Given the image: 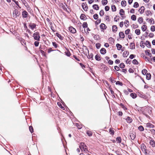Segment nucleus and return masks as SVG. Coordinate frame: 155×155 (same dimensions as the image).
<instances>
[{
	"instance_id": "nucleus-1",
	"label": "nucleus",
	"mask_w": 155,
	"mask_h": 155,
	"mask_svg": "<svg viewBox=\"0 0 155 155\" xmlns=\"http://www.w3.org/2000/svg\"><path fill=\"white\" fill-rule=\"evenodd\" d=\"M33 37L35 40L37 41L40 40V36L39 32H35L33 35Z\"/></svg>"
},
{
	"instance_id": "nucleus-2",
	"label": "nucleus",
	"mask_w": 155,
	"mask_h": 155,
	"mask_svg": "<svg viewBox=\"0 0 155 155\" xmlns=\"http://www.w3.org/2000/svg\"><path fill=\"white\" fill-rule=\"evenodd\" d=\"M79 147L81 150H84V151L85 152L87 151V147L83 143H81L79 146Z\"/></svg>"
},
{
	"instance_id": "nucleus-3",
	"label": "nucleus",
	"mask_w": 155,
	"mask_h": 155,
	"mask_svg": "<svg viewBox=\"0 0 155 155\" xmlns=\"http://www.w3.org/2000/svg\"><path fill=\"white\" fill-rule=\"evenodd\" d=\"M141 150L144 152L145 155H148L146 151V147L143 143L141 145Z\"/></svg>"
},
{
	"instance_id": "nucleus-4",
	"label": "nucleus",
	"mask_w": 155,
	"mask_h": 155,
	"mask_svg": "<svg viewBox=\"0 0 155 155\" xmlns=\"http://www.w3.org/2000/svg\"><path fill=\"white\" fill-rule=\"evenodd\" d=\"M20 14L18 10L15 9L13 12V16L14 18H16Z\"/></svg>"
},
{
	"instance_id": "nucleus-5",
	"label": "nucleus",
	"mask_w": 155,
	"mask_h": 155,
	"mask_svg": "<svg viewBox=\"0 0 155 155\" xmlns=\"http://www.w3.org/2000/svg\"><path fill=\"white\" fill-rule=\"evenodd\" d=\"M130 137L132 140H134L136 137V133L134 132L130 133Z\"/></svg>"
},
{
	"instance_id": "nucleus-6",
	"label": "nucleus",
	"mask_w": 155,
	"mask_h": 155,
	"mask_svg": "<svg viewBox=\"0 0 155 155\" xmlns=\"http://www.w3.org/2000/svg\"><path fill=\"white\" fill-rule=\"evenodd\" d=\"M82 7L84 11H87V10L88 8L87 4L86 3H83L82 4Z\"/></svg>"
},
{
	"instance_id": "nucleus-7",
	"label": "nucleus",
	"mask_w": 155,
	"mask_h": 155,
	"mask_svg": "<svg viewBox=\"0 0 155 155\" xmlns=\"http://www.w3.org/2000/svg\"><path fill=\"white\" fill-rule=\"evenodd\" d=\"M36 26L35 24L31 23H30L29 25V28L32 30L36 28Z\"/></svg>"
},
{
	"instance_id": "nucleus-8",
	"label": "nucleus",
	"mask_w": 155,
	"mask_h": 155,
	"mask_svg": "<svg viewBox=\"0 0 155 155\" xmlns=\"http://www.w3.org/2000/svg\"><path fill=\"white\" fill-rule=\"evenodd\" d=\"M22 17L23 18H26L28 15V13L26 11H24L22 13Z\"/></svg>"
},
{
	"instance_id": "nucleus-9",
	"label": "nucleus",
	"mask_w": 155,
	"mask_h": 155,
	"mask_svg": "<svg viewBox=\"0 0 155 155\" xmlns=\"http://www.w3.org/2000/svg\"><path fill=\"white\" fill-rule=\"evenodd\" d=\"M69 30L72 33H75L76 32L75 29L72 27H69Z\"/></svg>"
},
{
	"instance_id": "nucleus-10",
	"label": "nucleus",
	"mask_w": 155,
	"mask_h": 155,
	"mask_svg": "<svg viewBox=\"0 0 155 155\" xmlns=\"http://www.w3.org/2000/svg\"><path fill=\"white\" fill-rule=\"evenodd\" d=\"M145 9V7L143 6H142L139 9L138 11L141 14H142L144 12Z\"/></svg>"
},
{
	"instance_id": "nucleus-11",
	"label": "nucleus",
	"mask_w": 155,
	"mask_h": 155,
	"mask_svg": "<svg viewBox=\"0 0 155 155\" xmlns=\"http://www.w3.org/2000/svg\"><path fill=\"white\" fill-rule=\"evenodd\" d=\"M100 27L101 30V31H103L105 29H106L107 28L106 26L105 25V24L103 23L101 24L100 25Z\"/></svg>"
},
{
	"instance_id": "nucleus-12",
	"label": "nucleus",
	"mask_w": 155,
	"mask_h": 155,
	"mask_svg": "<svg viewBox=\"0 0 155 155\" xmlns=\"http://www.w3.org/2000/svg\"><path fill=\"white\" fill-rule=\"evenodd\" d=\"M129 54V51H125L123 53V56L124 57H126Z\"/></svg>"
},
{
	"instance_id": "nucleus-13",
	"label": "nucleus",
	"mask_w": 155,
	"mask_h": 155,
	"mask_svg": "<svg viewBox=\"0 0 155 155\" xmlns=\"http://www.w3.org/2000/svg\"><path fill=\"white\" fill-rule=\"evenodd\" d=\"M150 143L152 147H154L155 146V142L153 140H151L150 141Z\"/></svg>"
},
{
	"instance_id": "nucleus-14",
	"label": "nucleus",
	"mask_w": 155,
	"mask_h": 155,
	"mask_svg": "<svg viewBox=\"0 0 155 155\" xmlns=\"http://www.w3.org/2000/svg\"><path fill=\"white\" fill-rule=\"evenodd\" d=\"M146 127H147L153 128V125L150 123H147L146 124Z\"/></svg>"
},
{
	"instance_id": "nucleus-15",
	"label": "nucleus",
	"mask_w": 155,
	"mask_h": 155,
	"mask_svg": "<svg viewBox=\"0 0 155 155\" xmlns=\"http://www.w3.org/2000/svg\"><path fill=\"white\" fill-rule=\"evenodd\" d=\"M56 35L61 40H62L63 39V37L60 34H58V33H56Z\"/></svg>"
},
{
	"instance_id": "nucleus-16",
	"label": "nucleus",
	"mask_w": 155,
	"mask_h": 155,
	"mask_svg": "<svg viewBox=\"0 0 155 155\" xmlns=\"http://www.w3.org/2000/svg\"><path fill=\"white\" fill-rule=\"evenodd\" d=\"M119 36L120 37L122 38H124L125 37V35L124 33L122 32H121L119 33Z\"/></svg>"
},
{
	"instance_id": "nucleus-17",
	"label": "nucleus",
	"mask_w": 155,
	"mask_h": 155,
	"mask_svg": "<svg viewBox=\"0 0 155 155\" xmlns=\"http://www.w3.org/2000/svg\"><path fill=\"white\" fill-rule=\"evenodd\" d=\"M130 49H134L135 48V45L134 43H131L130 44Z\"/></svg>"
},
{
	"instance_id": "nucleus-18",
	"label": "nucleus",
	"mask_w": 155,
	"mask_h": 155,
	"mask_svg": "<svg viewBox=\"0 0 155 155\" xmlns=\"http://www.w3.org/2000/svg\"><path fill=\"white\" fill-rule=\"evenodd\" d=\"M100 52L101 54H104L106 53V50L104 48H102L100 50Z\"/></svg>"
},
{
	"instance_id": "nucleus-19",
	"label": "nucleus",
	"mask_w": 155,
	"mask_h": 155,
	"mask_svg": "<svg viewBox=\"0 0 155 155\" xmlns=\"http://www.w3.org/2000/svg\"><path fill=\"white\" fill-rule=\"evenodd\" d=\"M80 18L81 19L83 20H85L86 19V16L84 14H81Z\"/></svg>"
},
{
	"instance_id": "nucleus-20",
	"label": "nucleus",
	"mask_w": 155,
	"mask_h": 155,
	"mask_svg": "<svg viewBox=\"0 0 155 155\" xmlns=\"http://www.w3.org/2000/svg\"><path fill=\"white\" fill-rule=\"evenodd\" d=\"M109 133L110 134L113 135L114 133V129L112 128H110L109 129Z\"/></svg>"
},
{
	"instance_id": "nucleus-21",
	"label": "nucleus",
	"mask_w": 155,
	"mask_h": 155,
	"mask_svg": "<svg viewBox=\"0 0 155 155\" xmlns=\"http://www.w3.org/2000/svg\"><path fill=\"white\" fill-rule=\"evenodd\" d=\"M117 30V27L116 25H113L112 26V31L114 32H116Z\"/></svg>"
},
{
	"instance_id": "nucleus-22",
	"label": "nucleus",
	"mask_w": 155,
	"mask_h": 155,
	"mask_svg": "<svg viewBox=\"0 0 155 155\" xmlns=\"http://www.w3.org/2000/svg\"><path fill=\"white\" fill-rule=\"evenodd\" d=\"M83 28H87V29L88 30H89V29L88 28H87V24L86 22H84L83 23Z\"/></svg>"
},
{
	"instance_id": "nucleus-23",
	"label": "nucleus",
	"mask_w": 155,
	"mask_h": 155,
	"mask_svg": "<svg viewBox=\"0 0 155 155\" xmlns=\"http://www.w3.org/2000/svg\"><path fill=\"white\" fill-rule=\"evenodd\" d=\"M126 120L129 123H131L132 121L131 118L129 117H127Z\"/></svg>"
},
{
	"instance_id": "nucleus-24",
	"label": "nucleus",
	"mask_w": 155,
	"mask_h": 155,
	"mask_svg": "<svg viewBox=\"0 0 155 155\" xmlns=\"http://www.w3.org/2000/svg\"><path fill=\"white\" fill-rule=\"evenodd\" d=\"M116 140L117 143H120L121 141V138L120 137H118L116 138Z\"/></svg>"
},
{
	"instance_id": "nucleus-25",
	"label": "nucleus",
	"mask_w": 155,
	"mask_h": 155,
	"mask_svg": "<svg viewBox=\"0 0 155 155\" xmlns=\"http://www.w3.org/2000/svg\"><path fill=\"white\" fill-rule=\"evenodd\" d=\"M138 21L140 24L142 23L143 21V19L142 17H139L138 19Z\"/></svg>"
},
{
	"instance_id": "nucleus-26",
	"label": "nucleus",
	"mask_w": 155,
	"mask_h": 155,
	"mask_svg": "<svg viewBox=\"0 0 155 155\" xmlns=\"http://www.w3.org/2000/svg\"><path fill=\"white\" fill-rule=\"evenodd\" d=\"M116 46L117 48V49L119 50H120L122 47V46L119 44H117L116 45Z\"/></svg>"
},
{
	"instance_id": "nucleus-27",
	"label": "nucleus",
	"mask_w": 155,
	"mask_h": 155,
	"mask_svg": "<svg viewBox=\"0 0 155 155\" xmlns=\"http://www.w3.org/2000/svg\"><path fill=\"white\" fill-rule=\"evenodd\" d=\"M119 13L121 16H123L124 13V11L123 9H121L120 10Z\"/></svg>"
},
{
	"instance_id": "nucleus-28",
	"label": "nucleus",
	"mask_w": 155,
	"mask_h": 155,
	"mask_svg": "<svg viewBox=\"0 0 155 155\" xmlns=\"http://www.w3.org/2000/svg\"><path fill=\"white\" fill-rule=\"evenodd\" d=\"M151 76L150 73H147L146 74V78L147 80H150L151 78Z\"/></svg>"
},
{
	"instance_id": "nucleus-29",
	"label": "nucleus",
	"mask_w": 155,
	"mask_h": 155,
	"mask_svg": "<svg viewBox=\"0 0 155 155\" xmlns=\"http://www.w3.org/2000/svg\"><path fill=\"white\" fill-rule=\"evenodd\" d=\"M130 96L133 98H135L137 97L136 94L135 93H132L130 94Z\"/></svg>"
},
{
	"instance_id": "nucleus-30",
	"label": "nucleus",
	"mask_w": 155,
	"mask_h": 155,
	"mask_svg": "<svg viewBox=\"0 0 155 155\" xmlns=\"http://www.w3.org/2000/svg\"><path fill=\"white\" fill-rule=\"evenodd\" d=\"M142 30L143 31H146L147 28L146 25H144L142 26L141 27Z\"/></svg>"
},
{
	"instance_id": "nucleus-31",
	"label": "nucleus",
	"mask_w": 155,
	"mask_h": 155,
	"mask_svg": "<svg viewBox=\"0 0 155 155\" xmlns=\"http://www.w3.org/2000/svg\"><path fill=\"white\" fill-rule=\"evenodd\" d=\"M135 33L137 35H139L140 34V30L139 29H136L135 30Z\"/></svg>"
},
{
	"instance_id": "nucleus-32",
	"label": "nucleus",
	"mask_w": 155,
	"mask_h": 155,
	"mask_svg": "<svg viewBox=\"0 0 155 155\" xmlns=\"http://www.w3.org/2000/svg\"><path fill=\"white\" fill-rule=\"evenodd\" d=\"M127 3L126 1H123L121 2V5L123 6H125L126 5Z\"/></svg>"
},
{
	"instance_id": "nucleus-33",
	"label": "nucleus",
	"mask_w": 155,
	"mask_h": 155,
	"mask_svg": "<svg viewBox=\"0 0 155 155\" xmlns=\"http://www.w3.org/2000/svg\"><path fill=\"white\" fill-rule=\"evenodd\" d=\"M22 2V3L26 6L27 7L28 5L26 2V1L25 0H21Z\"/></svg>"
},
{
	"instance_id": "nucleus-34",
	"label": "nucleus",
	"mask_w": 155,
	"mask_h": 155,
	"mask_svg": "<svg viewBox=\"0 0 155 155\" xmlns=\"http://www.w3.org/2000/svg\"><path fill=\"white\" fill-rule=\"evenodd\" d=\"M131 19L133 21H136V16L135 15H133L131 16Z\"/></svg>"
},
{
	"instance_id": "nucleus-35",
	"label": "nucleus",
	"mask_w": 155,
	"mask_h": 155,
	"mask_svg": "<svg viewBox=\"0 0 155 155\" xmlns=\"http://www.w3.org/2000/svg\"><path fill=\"white\" fill-rule=\"evenodd\" d=\"M111 9L112 10V11L113 12H115L116 11V8L115 6L114 5H113L111 6Z\"/></svg>"
},
{
	"instance_id": "nucleus-36",
	"label": "nucleus",
	"mask_w": 155,
	"mask_h": 155,
	"mask_svg": "<svg viewBox=\"0 0 155 155\" xmlns=\"http://www.w3.org/2000/svg\"><path fill=\"white\" fill-rule=\"evenodd\" d=\"M102 3L103 5H105L107 4V0H102Z\"/></svg>"
},
{
	"instance_id": "nucleus-37",
	"label": "nucleus",
	"mask_w": 155,
	"mask_h": 155,
	"mask_svg": "<svg viewBox=\"0 0 155 155\" xmlns=\"http://www.w3.org/2000/svg\"><path fill=\"white\" fill-rule=\"evenodd\" d=\"M139 4L137 2H135L134 4L133 7L134 8H137L139 7Z\"/></svg>"
},
{
	"instance_id": "nucleus-38",
	"label": "nucleus",
	"mask_w": 155,
	"mask_h": 155,
	"mask_svg": "<svg viewBox=\"0 0 155 155\" xmlns=\"http://www.w3.org/2000/svg\"><path fill=\"white\" fill-rule=\"evenodd\" d=\"M147 72V71L145 69H143L142 71V74L144 75H145Z\"/></svg>"
},
{
	"instance_id": "nucleus-39",
	"label": "nucleus",
	"mask_w": 155,
	"mask_h": 155,
	"mask_svg": "<svg viewBox=\"0 0 155 155\" xmlns=\"http://www.w3.org/2000/svg\"><path fill=\"white\" fill-rule=\"evenodd\" d=\"M120 106L124 110H126L127 108L124 105V104L122 103L120 104Z\"/></svg>"
},
{
	"instance_id": "nucleus-40",
	"label": "nucleus",
	"mask_w": 155,
	"mask_h": 155,
	"mask_svg": "<svg viewBox=\"0 0 155 155\" xmlns=\"http://www.w3.org/2000/svg\"><path fill=\"white\" fill-rule=\"evenodd\" d=\"M125 65L123 63H120L119 65V67L121 68H124L125 67Z\"/></svg>"
},
{
	"instance_id": "nucleus-41",
	"label": "nucleus",
	"mask_w": 155,
	"mask_h": 155,
	"mask_svg": "<svg viewBox=\"0 0 155 155\" xmlns=\"http://www.w3.org/2000/svg\"><path fill=\"white\" fill-rule=\"evenodd\" d=\"M124 24L127 27L129 26V21L127 20H125L124 22Z\"/></svg>"
},
{
	"instance_id": "nucleus-42",
	"label": "nucleus",
	"mask_w": 155,
	"mask_h": 155,
	"mask_svg": "<svg viewBox=\"0 0 155 155\" xmlns=\"http://www.w3.org/2000/svg\"><path fill=\"white\" fill-rule=\"evenodd\" d=\"M29 130L30 132L32 133L33 132V129L32 126H30L29 127Z\"/></svg>"
},
{
	"instance_id": "nucleus-43",
	"label": "nucleus",
	"mask_w": 155,
	"mask_h": 155,
	"mask_svg": "<svg viewBox=\"0 0 155 155\" xmlns=\"http://www.w3.org/2000/svg\"><path fill=\"white\" fill-rule=\"evenodd\" d=\"M150 30L152 31H155V26L152 25L151 27Z\"/></svg>"
},
{
	"instance_id": "nucleus-44",
	"label": "nucleus",
	"mask_w": 155,
	"mask_h": 155,
	"mask_svg": "<svg viewBox=\"0 0 155 155\" xmlns=\"http://www.w3.org/2000/svg\"><path fill=\"white\" fill-rule=\"evenodd\" d=\"M138 129L140 131H143L144 130V128L143 126H140L138 127Z\"/></svg>"
},
{
	"instance_id": "nucleus-45",
	"label": "nucleus",
	"mask_w": 155,
	"mask_h": 155,
	"mask_svg": "<svg viewBox=\"0 0 155 155\" xmlns=\"http://www.w3.org/2000/svg\"><path fill=\"white\" fill-rule=\"evenodd\" d=\"M116 84L117 85H119L120 86H122L123 85L122 83L119 81H117L116 83Z\"/></svg>"
},
{
	"instance_id": "nucleus-46",
	"label": "nucleus",
	"mask_w": 155,
	"mask_h": 155,
	"mask_svg": "<svg viewBox=\"0 0 155 155\" xmlns=\"http://www.w3.org/2000/svg\"><path fill=\"white\" fill-rule=\"evenodd\" d=\"M146 15L147 16H148L150 15H151L152 13L151 12L150 10H148L146 12Z\"/></svg>"
},
{
	"instance_id": "nucleus-47",
	"label": "nucleus",
	"mask_w": 155,
	"mask_h": 155,
	"mask_svg": "<svg viewBox=\"0 0 155 155\" xmlns=\"http://www.w3.org/2000/svg\"><path fill=\"white\" fill-rule=\"evenodd\" d=\"M52 45L55 48H57L58 44H57L55 42H52Z\"/></svg>"
},
{
	"instance_id": "nucleus-48",
	"label": "nucleus",
	"mask_w": 155,
	"mask_h": 155,
	"mask_svg": "<svg viewBox=\"0 0 155 155\" xmlns=\"http://www.w3.org/2000/svg\"><path fill=\"white\" fill-rule=\"evenodd\" d=\"M132 63L134 64H137L138 63V62L136 59H134L132 61Z\"/></svg>"
},
{
	"instance_id": "nucleus-49",
	"label": "nucleus",
	"mask_w": 155,
	"mask_h": 155,
	"mask_svg": "<svg viewBox=\"0 0 155 155\" xmlns=\"http://www.w3.org/2000/svg\"><path fill=\"white\" fill-rule=\"evenodd\" d=\"M104 14V12L103 10H101L99 14L100 16H103Z\"/></svg>"
},
{
	"instance_id": "nucleus-50",
	"label": "nucleus",
	"mask_w": 155,
	"mask_h": 155,
	"mask_svg": "<svg viewBox=\"0 0 155 155\" xmlns=\"http://www.w3.org/2000/svg\"><path fill=\"white\" fill-rule=\"evenodd\" d=\"M149 20V22H150V23L152 24H154V20L153 19H147V20Z\"/></svg>"
},
{
	"instance_id": "nucleus-51",
	"label": "nucleus",
	"mask_w": 155,
	"mask_h": 155,
	"mask_svg": "<svg viewBox=\"0 0 155 155\" xmlns=\"http://www.w3.org/2000/svg\"><path fill=\"white\" fill-rule=\"evenodd\" d=\"M130 32V30L129 29H127L125 31V34L127 35Z\"/></svg>"
},
{
	"instance_id": "nucleus-52",
	"label": "nucleus",
	"mask_w": 155,
	"mask_h": 155,
	"mask_svg": "<svg viewBox=\"0 0 155 155\" xmlns=\"http://www.w3.org/2000/svg\"><path fill=\"white\" fill-rule=\"evenodd\" d=\"M39 42L37 41H35L34 43V45L36 47H37L38 46Z\"/></svg>"
},
{
	"instance_id": "nucleus-53",
	"label": "nucleus",
	"mask_w": 155,
	"mask_h": 155,
	"mask_svg": "<svg viewBox=\"0 0 155 155\" xmlns=\"http://www.w3.org/2000/svg\"><path fill=\"white\" fill-rule=\"evenodd\" d=\"M54 50H52V48H48V53H50L51 51H53Z\"/></svg>"
},
{
	"instance_id": "nucleus-54",
	"label": "nucleus",
	"mask_w": 155,
	"mask_h": 155,
	"mask_svg": "<svg viewBox=\"0 0 155 155\" xmlns=\"http://www.w3.org/2000/svg\"><path fill=\"white\" fill-rule=\"evenodd\" d=\"M124 92L126 95H128L129 94V92L128 91L124 90Z\"/></svg>"
},
{
	"instance_id": "nucleus-55",
	"label": "nucleus",
	"mask_w": 155,
	"mask_h": 155,
	"mask_svg": "<svg viewBox=\"0 0 155 155\" xmlns=\"http://www.w3.org/2000/svg\"><path fill=\"white\" fill-rule=\"evenodd\" d=\"M87 134L89 136H91L92 135V132H91L90 131H87Z\"/></svg>"
},
{
	"instance_id": "nucleus-56",
	"label": "nucleus",
	"mask_w": 155,
	"mask_h": 155,
	"mask_svg": "<svg viewBox=\"0 0 155 155\" xmlns=\"http://www.w3.org/2000/svg\"><path fill=\"white\" fill-rule=\"evenodd\" d=\"M135 57V56L134 54H131L130 57L129 58L131 59H133Z\"/></svg>"
},
{
	"instance_id": "nucleus-57",
	"label": "nucleus",
	"mask_w": 155,
	"mask_h": 155,
	"mask_svg": "<svg viewBox=\"0 0 155 155\" xmlns=\"http://www.w3.org/2000/svg\"><path fill=\"white\" fill-rule=\"evenodd\" d=\"M109 7L108 6H106L105 7V10L106 11H109Z\"/></svg>"
},
{
	"instance_id": "nucleus-58",
	"label": "nucleus",
	"mask_w": 155,
	"mask_h": 155,
	"mask_svg": "<svg viewBox=\"0 0 155 155\" xmlns=\"http://www.w3.org/2000/svg\"><path fill=\"white\" fill-rule=\"evenodd\" d=\"M114 69L116 70L117 71H118L120 69L119 67L117 66H115L114 67Z\"/></svg>"
},
{
	"instance_id": "nucleus-59",
	"label": "nucleus",
	"mask_w": 155,
	"mask_h": 155,
	"mask_svg": "<svg viewBox=\"0 0 155 155\" xmlns=\"http://www.w3.org/2000/svg\"><path fill=\"white\" fill-rule=\"evenodd\" d=\"M19 40H20V41H21V43L23 42L24 44H25V40L23 39L22 38H21Z\"/></svg>"
},
{
	"instance_id": "nucleus-60",
	"label": "nucleus",
	"mask_w": 155,
	"mask_h": 155,
	"mask_svg": "<svg viewBox=\"0 0 155 155\" xmlns=\"http://www.w3.org/2000/svg\"><path fill=\"white\" fill-rule=\"evenodd\" d=\"M132 26L134 28H136L138 27V26L137 25H135L134 24H133Z\"/></svg>"
},
{
	"instance_id": "nucleus-61",
	"label": "nucleus",
	"mask_w": 155,
	"mask_h": 155,
	"mask_svg": "<svg viewBox=\"0 0 155 155\" xmlns=\"http://www.w3.org/2000/svg\"><path fill=\"white\" fill-rule=\"evenodd\" d=\"M146 53L149 56H150L151 55L150 53V51L149 50L147 51H146Z\"/></svg>"
},
{
	"instance_id": "nucleus-62",
	"label": "nucleus",
	"mask_w": 155,
	"mask_h": 155,
	"mask_svg": "<svg viewBox=\"0 0 155 155\" xmlns=\"http://www.w3.org/2000/svg\"><path fill=\"white\" fill-rule=\"evenodd\" d=\"M149 36L150 38H152L153 37L154 35L153 33H150L149 34Z\"/></svg>"
},
{
	"instance_id": "nucleus-63",
	"label": "nucleus",
	"mask_w": 155,
	"mask_h": 155,
	"mask_svg": "<svg viewBox=\"0 0 155 155\" xmlns=\"http://www.w3.org/2000/svg\"><path fill=\"white\" fill-rule=\"evenodd\" d=\"M108 63L109 64L111 65L113 64V62L112 60H109L108 61Z\"/></svg>"
},
{
	"instance_id": "nucleus-64",
	"label": "nucleus",
	"mask_w": 155,
	"mask_h": 155,
	"mask_svg": "<svg viewBox=\"0 0 155 155\" xmlns=\"http://www.w3.org/2000/svg\"><path fill=\"white\" fill-rule=\"evenodd\" d=\"M153 151L152 150H151V151H150L149 153H148V155H153Z\"/></svg>"
}]
</instances>
